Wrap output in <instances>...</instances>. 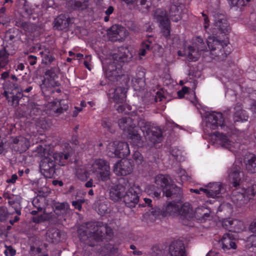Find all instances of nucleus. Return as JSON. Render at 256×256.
<instances>
[{"mask_svg":"<svg viewBox=\"0 0 256 256\" xmlns=\"http://www.w3.org/2000/svg\"><path fill=\"white\" fill-rule=\"evenodd\" d=\"M244 192L246 197L248 198V201L249 202L250 199L256 196V184H253L248 188L244 190Z\"/></svg>","mask_w":256,"mask_h":256,"instance_id":"45","label":"nucleus"},{"mask_svg":"<svg viewBox=\"0 0 256 256\" xmlns=\"http://www.w3.org/2000/svg\"><path fill=\"white\" fill-rule=\"evenodd\" d=\"M128 138L130 140V142L134 145L138 147L143 146L144 140L136 128H134L132 130L128 132Z\"/></svg>","mask_w":256,"mask_h":256,"instance_id":"31","label":"nucleus"},{"mask_svg":"<svg viewBox=\"0 0 256 256\" xmlns=\"http://www.w3.org/2000/svg\"><path fill=\"white\" fill-rule=\"evenodd\" d=\"M10 54L6 50V47L4 46L0 50V71L4 68L9 62Z\"/></svg>","mask_w":256,"mask_h":256,"instance_id":"39","label":"nucleus"},{"mask_svg":"<svg viewBox=\"0 0 256 256\" xmlns=\"http://www.w3.org/2000/svg\"><path fill=\"white\" fill-rule=\"evenodd\" d=\"M62 232L56 228L49 229L46 233V240L50 243L56 244L60 241Z\"/></svg>","mask_w":256,"mask_h":256,"instance_id":"28","label":"nucleus"},{"mask_svg":"<svg viewBox=\"0 0 256 256\" xmlns=\"http://www.w3.org/2000/svg\"><path fill=\"white\" fill-rule=\"evenodd\" d=\"M106 152L110 157L117 158V142H110L108 143L107 146Z\"/></svg>","mask_w":256,"mask_h":256,"instance_id":"42","label":"nucleus"},{"mask_svg":"<svg viewBox=\"0 0 256 256\" xmlns=\"http://www.w3.org/2000/svg\"><path fill=\"white\" fill-rule=\"evenodd\" d=\"M30 254L32 256H48L46 254H42L40 248H36L34 246H30Z\"/></svg>","mask_w":256,"mask_h":256,"instance_id":"48","label":"nucleus"},{"mask_svg":"<svg viewBox=\"0 0 256 256\" xmlns=\"http://www.w3.org/2000/svg\"><path fill=\"white\" fill-rule=\"evenodd\" d=\"M93 172L99 176V178L104 182L110 179V164L103 159L96 160L92 165Z\"/></svg>","mask_w":256,"mask_h":256,"instance_id":"2","label":"nucleus"},{"mask_svg":"<svg viewBox=\"0 0 256 256\" xmlns=\"http://www.w3.org/2000/svg\"><path fill=\"white\" fill-rule=\"evenodd\" d=\"M185 9V6L180 0H171L168 12L169 18L177 22L182 18V13Z\"/></svg>","mask_w":256,"mask_h":256,"instance_id":"5","label":"nucleus"},{"mask_svg":"<svg viewBox=\"0 0 256 256\" xmlns=\"http://www.w3.org/2000/svg\"><path fill=\"white\" fill-rule=\"evenodd\" d=\"M68 108V106L67 104H64L62 101L60 102V108L56 110V112L58 114H62L64 112L66 111Z\"/></svg>","mask_w":256,"mask_h":256,"instance_id":"58","label":"nucleus"},{"mask_svg":"<svg viewBox=\"0 0 256 256\" xmlns=\"http://www.w3.org/2000/svg\"><path fill=\"white\" fill-rule=\"evenodd\" d=\"M117 158H124L130 154L129 146L126 142H117Z\"/></svg>","mask_w":256,"mask_h":256,"instance_id":"33","label":"nucleus"},{"mask_svg":"<svg viewBox=\"0 0 256 256\" xmlns=\"http://www.w3.org/2000/svg\"><path fill=\"white\" fill-rule=\"evenodd\" d=\"M60 68L56 65L47 70L44 72V74L50 80H54L58 78V74L59 72Z\"/></svg>","mask_w":256,"mask_h":256,"instance_id":"41","label":"nucleus"},{"mask_svg":"<svg viewBox=\"0 0 256 256\" xmlns=\"http://www.w3.org/2000/svg\"><path fill=\"white\" fill-rule=\"evenodd\" d=\"M180 214V218L182 220V222L186 224L184 220H190L194 218V212L191 206L188 203H185L180 206L178 212Z\"/></svg>","mask_w":256,"mask_h":256,"instance_id":"24","label":"nucleus"},{"mask_svg":"<svg viewBox=\"0 0 256 256\" xmlns=\"http://www.w3.org/2000/svg\"><path fill=\"white\" fill-rule=\"evenodd\" d=\"M29 141L26 138L18 136L13 138L12 148L20 153L26 152L29 148Z\"/></svg>","mask_w":256,"mask_h":256,"instance_id":"16","label":"nucleus"},{"mask_svg":"<svg viewBox=\"0 0 256 256\" xmlns=\"http://www.w3.org/2000/svg\"><path fill=\"white\" fill-rule=\"evenodd\" d=\"M78 232L80 240L91 246H94L96 242L102 241L104 239H110L113 236L112 228L102 222L84 224Z\"/></svg>","mask_w":256,"mask_h":256,"instance_id":"1","label":"nucleus"},{"mask_svg":"<svg viewBox=\"0 0 256 256\" xmlns=\"http://www.w3.org/2000/svg\"><path fill=\"white\" fill-rule=\"evenodd\" d=\"M108 206L104 202H101L99 204L98 206V212L99 214H105L108 211Z\"/></svg>","mask_w":256,"mask_h":256,"instance_id":"59","label":"nucleus"},{"mask_svg":"<svg viewBox=\"0 0 256 256\" xmlns=\"http://www.w3.org/2000/svg\"><path fill=\"white\" fill-rule=\"evenodd\" d=\"M206 119L207 126L212 130H215L218 126L224 128V118L220 112L210 113L207 116Z\"/></svg>","mask_w":256,"mask_h":256,"instance_id":"10","label":"nucleus"},{"mask_svg":"<svg viewBox=\"0 0 256 256\" xmlns=\"http://www.w3.org/2000/svg\"><path fill=\"white\" fill-rule=\"evenodd\" d=\"M151 254L152 256H159L162 253V251L160 250L158 246H154L151 248Z\"/></svg>","mask_w":256,"mask_h":256,"instance_id":"61","label":"nucleus"},{"mask_svg":"<svg viewBox=\"0 0 256 256\" xmlns=\"http://www.w3.org/2000/svg\"><path fill=\"white\" fill-rule=\"evenodd\" d=\"M245 170L248 172L253 174L256 173V157L254 154H250L244 159Z\"/></svg>","mask_w":256,"mask_h":256,"instance_id":"30","label":"nucleus"},{"mask_svg":"<svg viewBox=\"0 0 256 256\" xmlns=\"http://www.w3.org/2000/svg\"><path fill=\"white\" fill-rule=\"evenodd\" d=\"M228 44V42L226 40H220L214 38L210 37L207 40V45L212 54L220 58L226 56L224 48L227 46Z\"/></svg>","mask_w":256,"mask_h":256,"instance_id":"4","label":"nucleus"},{"mask_svg":"<svg viewBox=\"0 0 256 256\" xmlns=\"http://www.w3.org/2000/svg\"><path fill=\"white\" fill-rule=\"evenodd\" d=\"M208 188H200V190L208 197L214 198L220 193L222 186L218 182L210 184Z\"/></svg>","mask_w":256,"mask_h":256,"instance_id":"23","label":"nucleus"},{"mask_svg":"<svg viewBox=\"0 0 256 256\" xmlns=\"http://www.w3.org/2000/svg\"><path fill=\"white\" fill-rule=\"evenodd\" d=\"M118 126L122 130L126 133L136 128V124L133 120L130 118H122L118 120Z\"/></svg>","mask_w":256,"mask_h":256,"instance_id":"29","label":"nucleus"},{"mask_svg":"<svg viewBox=\"0 0 256 256\" xmlns=\"http://www.w3.org/2000/svg\"><path fill=\"white\" fill-rule=\"evenodd\" d=\"M213 16L216 28L222 34H228L230 33L231 29L226 16L222 14L214 12Z\"/></svg>","mask_w":256,"mask_h":256,"instance_id":"8","label":"nucleus"},{"mask_svg":"<svg viewBox=\"0 0 256 256\" xmlns=\"http://www.w3.org/2000/svg\"><path fill=\"white\" fill-rule=\"evenodd\" d=\"M155 182L156 184L160 185L162 188L163 191L164 188L168 186H170L173 182V181L170 176L160 174L156 176Z\"/></svg>","mask_w":256,"mask_h":256,"instance_id":"34","label":"nucleus"},{"mask_svg":"<svg viewBox=\"0 0 256 256\" xmlns=\"http://www.w3.org/2000/svg\"><path fill=\"white\" fill-rule=\"evenodd\" d=\"M216 136L222 147L228 149L231 148L233 142L225 134L218 132L216 134Z\"/></svg>","mask_w":256,"mask_h":256,"instance_id":"38","label":"nucleus"},{"mask_svg":"<svg viewBox=\"0 0 256 256\" xmlns=\"http://www.w3.org/2000/svg\"><path fill=\"white\" fill-rule=\"evenodd\" d=\"M154 18L160 24V25L166 23V20L170 22L166 11L162 8H157L154 12Z\"/></svg>","mask_w":256,"mask_h":256,"instance_id":"32","label":"nucleus"},{"mask_svg":"<svg viewBox=\"0 0 256 256\" xmlns=\"http://www.w3.org/2000/svg\"><path fill=\"white\" fill-rule=\"evenodd\" d=\"M125 181V180H124ZM128 181L124 182V184H127ZM126 184L125 186L122 184H118L116 185L112 186L110 192V198L114 202H118L124 195L126 190Z\"/></svg>","mask_w":256,"mask_h":256,"instance_id":"14","label":"nucleus"},{"mask_svg":"<svg viewBox=\"0 0 256 256\" xmlns=\"http://www.w3.org/2000/svg\"><path fill=\"white\" fill-rule=\"evenodd\" d=\"M12 87L14 88L10 90V95L8 96V102L9 105L16 107L19 105V102L24 94L22 91H20L18 84H14Z\"/></svg>","mask_w":256,"mask_h":256,"instance_id":"17","label":"nucleus"},{"mask_svg":"<svg viewBox=\"0 0 256 256\" xmlns=\"http://www.w3.org/2000/svg\"><path fill=\"white\" fill-rule=\"evenodd\" d=\"M210 210L204 207L198 208L194 212V218L201 222L205 221L210 217Z\"/></svg>","mask_w":256,"mask_h":256,"instance_id":"35","label":"nucleus"},{"mask_svg":"<svg viewBox=\"0 0 256 256\" xmlns=\"http://www.w3.org/2000/svg\"><path fill=\"white\" fill-rule=\"evenodd\" d=\"M189 88L186 86H184L178 92V95L180 98H182L184 94L188 92Z\"/></svg>","mask_w":256,"mask_h":256,"instance_id":"63","label":"nucleus"},{"mask_svg":"<svg viewBox=\"0 0 256 256\" xmlns=\"http://www.w3.org/2000/svg\"><path fill=\"white\" fill-rule=\"evenodd\" d=\"M64 147L66 149V152H56L54 154L52 158L55 164H58L60 166H65L70 156L72 154V148L68 144H64Z\"/></svg>","mask_w":256,"mask_h":256,"instance_id":"12","label":"nucleus"},{"mask_svg":"<svg viewBox=\"0 0 256 256\" xmlns=\"http://www.w3.org/2000/svg\"><path fill=\"white\" fill-rule=\"evenodd\" d=\"M37 58L36 56L30 55L28 56L27 61L31 66H34L36 63Z\"/></svg>","mask_w":256,"mask_h":256,"instance_id":"62","label":"nucleus"},{"mask_svg":"<svg viewBox=\"0 0 256 256\" xmlns=\"http://www.w3.org/2000/svg\"><path fill=\"white\" fill-rule=\"evenodd\" d=\"M88 172L84 170L82 172V170L78 171L77 172V177L78 178L81 180H86L88 178Z\"/></svg>","mask_w":256,"mask_h":256,"instance_id":"60","label":"nucleus"},{"mask_svg":"<svg viewBox=\"0 0 256 256\" xmlns=\"http://www.w3.org/2000/svg\"><path fill=\"white\" fill-rule=\"evenodd\" d=\"M22 28L26 32H31L35 30V26L30 22H24Z\"/></svg>","mask_w":256,"mask_h":256,"instance_id":"56","label":"nucleus"},{"mask_svg":"<svg viewBox=\"0 0 256 256\" xmlns=\"http://www.w3.org/2000/svg\"><path fill=\"white\" fill-rule=\"evenodd\" d=\"M140 189L138 186L133 185L128 190L125 192L124 196V202L126 206L134 208L139 201V195Z\"/></svg>","mask_w":256,"mask_h":256,"instance_id":"6","label":"nucleus"},{"mask_svg":"<svg viewBox=\"0 0 256 256\" xmlns=\"http://www.w3.org/2000/svg\"><path fill=\"white\" fill-rule=\"evenodd\" d=\"M231 199L233 203L240 208L245 206L249 202L244 192H240L238 190L232 192Z\"/></svg>","mask_w":256,"mask_h":256,"instance_id":"22","label":"nucleus"},{"mask_svg":"<svg viewBox=\"0 0 256 256\" xmlns=\"http://www.w3.org/2000/svg\"><path fill=\"white\" fill-rule=\"evenodd\" d=\"M228 176L232 180L233 186L235 187L239 186L240 183L245 180V178L241 176H244V173L239 166L234 164L229 170Z\"/></svg>","mask_w":256,"mask_h":256,"instance_id":"15","label":"nucleus"},{"mask_svg":"<svg viewBox=\"0 0 256 256\" xmlns=\"http://www.w3.org/2000/svg\"><path fill=\"white\" fill-rule=\"evenodd\" d=\"M42 58V62L46 65L50 64L56 61L55 58L50 53L48 48H45L40 52Z\"/></svg>","mask_w":256,"mask_h":256,"instance_id":"37","label":"nucleus"},{"mask_svg":"<svg viewBox=\"0 0 256 256\" xmlns=\"http://www.w3.org/2000/svg\"><path fill=\"white\" fill-rule=\"evenodd\" d=\"M6 8L5 7L0 8V24H6L10 22V17L6 14Z\"/></svg>","mask_w":256,"mask_h":256,"instance_id":"47","label":"nucleus"},{"mask_svg":"<svg viewBox=\"0 0 256 256\" xmlns=\"http://www.w3.org/2000/svg\"><path fill=\"white\" fill-rule=\"evenodd\" d=\"M113 170L118 176H125L132 172V166L129 160H120L114 164Z\"/></svg>","mask_w":256,"mask_h":256,"instance_id":"11","label":"nucleus"},{"mask_svg":"<svg viewBox=\"0 0 256 256\" xmlns=\"http://www.w3.org/2000/svg\"><path fill=\"white\" fill-rule=\"evenodd\" d=\"M107 34L110 40L122 42L128 36V32L124 26L114 24L108 30Z\"/></svg>","mask_w":256,"mask_h":256,"instance_id":"7","label":"nucleus"},{"mask_svg":"<svg viewBox=\"0 0 256 256\" xmlns=\"http://www.w3.org/2000/svg\"><path fill=\"white\" fill-rule=\"evenodd\" d=\"M15 114L16 116L19 118L27 116V114L26 112L22 107H20L16 109L15 112Z\"/></svg>","mask_w":256,"mask_h":256,"instance_id":"57","label":"nucleus"},{"mask_svg":"<svg viewBox=\"0 0 256 256\" xmlns=\"http://www.w3.org/2000/svg\"><path fill=\"white\" fill-rule=\"evenodd\" d=\"M138 125L140 128H143L142 130L144 134L146 132V130L150 128L151 126L150 123L144 120H141L138 122Z\"/></svg>","mask_w":256,"mask_h":256,"instance_id":"51","label":"nucleus"},{"mask_svg":"<svg viewBox=\"0 0 256 256\" xmlns=\"http://www.w3.org/2000/svg\"><path fill=\"white\" fill-rule=\"evenodd\" d=\"M250 1V0H228L229 4L231 6L238 7L245 6Z\"/></svg>","mask_w":256,"mask_h":256,"instance_id":"49","label":"nucleus"},{"mask_svg":"<svg viewBox=\"0 0 256 256\" xmlns=\"http://www.w3.org/2000/svg\"><path fill=\"white\" fill-rule=\"evenodd\" d=\"M41 173L46 178H51L56 172V164L52 158L45 157L40 164Z\"/></svg>","mask_w":256,"mask_h":256,"instance_id":"9","label":"nucleus"},{"mask_svg":"<svg viewBox=\"0 0 256 256\" xmlns=\"http://www.w3.org/2000/svg\"><path fill=\"white\" fill-rule=\"evenodd\" d=\"M162 192L164 195L167 198L174 199L175 201L177 202L179 201L182 196V192L180 188L173 182L170 186H168L164 188Z\"/></svg>","mask_w":256,"mask_h":256,"instance_id":"13","label":"nucleus"},{"mask_svg":"<svg viewBox=\"0 0 256 256\" xmlns=\"http://www.w3.org/2000/svg\"><path fill=\"white\" fill-rule=\"evenodd\" d=\"M109 98L118 104H122L126 98L125 88L121 86L112 88L110 90Z\"/></svg>","mask_w":256,"mask_h":256,"instance_id":"18","label":"nucleus"},{"mask_svg":"<svg viewBox=\"0 0 256 256\" xmlns=\"http://www.w3.org/2000/svg\"><path fill=\"white\" fill-rule=\"evenodd\" d=\"M162 130L156 126H150V128L146 130V132L144 136L146 138L148 139L152 142L154 143L157 141V139L162 136Z\"/></svg>","mask_w":256,"mask_h":256,"instance_id":"26","label":"nucleus"},{"mask_svg":"<svg viewBox=\"0 0 256 256\" xmlns=\"http://www.w3.org/2000/svg\"><path fill=\"white\" fill-rule=\"evenodd\" d=\"M248 229L252 232L256 234V218L254 219L250 224Z\"/></svg>","mask_w":256,"mask_h":256,"instance_id":"64","label":"nucleus"},{"mask_svg":"<svg viewBox=\"0 0 256 256\" xmlns=\"http://www.w3.org/2000/svg\"><path fill=\"white\" fill-rule=\"evenodd\" d=\"M206 48L203 39L198 36L192 45L188 46L186 51L187 58L190 61L196 62L198 60L200 56L199 52L204 51Z\"/></svg>","mask_w":256,"mask_h":256,"instance_id":"3","label":"nucleus"},{"mask_svg":"<svg viewBox=\"0 0 256 256\" xmlns=\"http://www.w3.org/2000/svg\"><path fill=\"white\" fill-rule=\"evenodd\" d=\"M144 204H140L142 207H144L146 206V204L148 205V206L152 208V211L151 213L154 216H159L161 213L162 211L160 210V208H152V200L148 198H144Z\"/></svg>","mask_w":256,"mask_h":256,"instance_id":"44","label":"nucleus"},{"mask_svg":"<svg viewBox=\"0 0 256 256\" xmlns=\"http://www.w3.org/2000/svg\"><path fill=\"white\" fill-rule=\"evenodd\" d=\"M169 253L170 256H186L182 241L172 242L169 246Z\"/></svg>","mask_w":256,"mask_h":256,"instance_id":"20","label":"nucleus"},{"mask_svg":"<svg viewBox=\"0 0 256 256\" xmlns=\"http://www.w3.org/2000/svg\"><path fill=\"white\" fill-rule=\"evenodd\" d=\"M180 206L176 202H170L166 206L165 212L170 215H172L178 212Z\"/></svg>","mask_w":256,"mask_h":256,"instance_id":"43","label":"nucleus"},{"mask_svg":"<svg viewBox=\"0 0 256 256\" xmlns=\"http://www.w3.org/2000/svg\"><path fill=\"white\" fill-rule=\"evenodd\" d=\"M101 124L104 128H106L108 131L112 132L111 129L112 122L111 120L108 118H102Z\"/></svg>","mask_w":256,"mask_h":256,"instance_id":"50","label":"nucleus"},{"mask_svg":"<svg viewBox=\"0 0 256 256\" xmlns=\"http://www.w3.org/2000/svg\"><path fill=\"white\" fill-rule=\"evenodd\" d=\"M235 222H237L236 220H225L222 222V226L224 228L226 229H228L229 230V232H232L233 230V224Z\"/></svg>","mask_w":256,"mask_h":256,"instance_id":"52","label":"nucleus"},{"mask_svg":"<svg viewBox=\"0 0 256 256\" xmlns=\"http://www.w3.org/2000/svg\"><path fill=\"white\" fill-rule=\"evenodd\" d=\"M247 246L248 248L253 246L256 248V235L252 234L248 238Z\"/></svg>","mask_w":256,"mask_h":256,"instance_id":"53","label":"nucleus"},{"mask_svg":"<svg viewBox=\"0 0 256 256\" xmlns=\"http://www.w3.org/2000/svg\"><path fill=\"white\" fill-rule=\"evenodd\" d=\"M166 23H164V24L160 25L162 27V35L165 37L166 38L168 39L170 38V22H168L167 20H166Z\"/></svg>","mask_w":256,"mask_h":256,"instance_id":"46","label":"nucleus"},{"mask_svg":"<svg viewBox=\"0 0 256 256\" xmlns=\"http://www.w3.org/2000/svg\"><path fill=\"white\" fill-rule=\"evenodd\" d=\"M132 158L138 164H142L144 160L142 154L138 151L134 152Z\"/></svg>","mask_w":256,"mask_h":256,"instance_id":"55","label":"nucleus"},{"mask_svg":"<svg viewBox=\"0 0 256 256\" xmlns=\"http://www.w3.org/2000/svg\"><path fill=\"white\" fill-rule=\"evenodd\" d=\"M70 23V20L66 16L61 14L55 18L54 22V28L58 30L66 29Z\"/></svg>","mask_w":256,"mask_h":256,"instance_id":"27","label":"nucleus"},{"mask_svg":"<svg viewBox=\"0 0 256 256\" xmlns=\"http://www.w3.org/2000/svg\"><path fill=\"white\" fill-rule=\"evenodd\" d=\"M235 236L232 233L228 232L224 234L221 240L222 248L226 250L230 248L236 249V246L235 242Z\"/></svg>","mask_w":256,"mask_h":256,"instance_id":"21","label":"nucleus"},{"mask_svg":"<svg viewBox=\"0 0 256 256\" xmlns=\"http://www.w3.org/2000/svg\"><path fill=\"white\" fill-rule=\"evenodd\" d=\"M4 254L6 256H14L16 254V250L12 246H7L5 245Z\"/></svg>","mask_w":256,"mask_h":256,"instance_id":"54","label":"nucleus"},{"mask_svg":"<svg viewBox=\"0 0 256 256\" xmlns=\"http://www.w3.org/2000/svg\"><path fill=\"white\" fill-rule=\"evenodd\" d=\"M52 208L54 214L58 216L64 217L68 213L69 205L66 202H54L52 204Z\"/></svg>","mask_w":256,"mask_h":256,"instance_id":"25","label":"nucleus"},{"mask_svg":"<svg viewBox=\"0 0 256 256\" xmlns=\"http://www.w3.org/2000/svg\"><path fill=\"white\" fill-rule=\"evenodd\" d=\"M132 56V54L129 50L123 46L118 48L116 52L114 53L112 56L114 60L120 62H128Z\"/></svg>","mask_w":256,"mask_h":256,"instance_id":"19","label":"nucleus"},{"mask_svg":"<svg viewBox=\"0 0 256 256\" xmlns=\"http://www.w3.org/2000/svg\"><path fill=\"white\" fill-rule=\"evenodd\" d=\"M248 116L244 110L238 109L236 110L234 114V122H239L247 121Z\"/></svg>","mask_w":256,"mask_h":256,"instance_id":"40","label":"nucleus"},{"mask_svg":"<svg viewBox=\"0 0 256 256\" xmlns=\"http://www.w3.org/2000/svg\"><path fill=\"white\" fill-rule=\"evenodd\" d=\"M66 4L68 7L74 10H84L88 8V1L83 2L76 0H69Z\"/></svg>","mask_w":256,"mask_h":256,"instance_id":"36","label":"nucleus"}]
</instances>
